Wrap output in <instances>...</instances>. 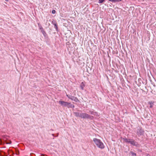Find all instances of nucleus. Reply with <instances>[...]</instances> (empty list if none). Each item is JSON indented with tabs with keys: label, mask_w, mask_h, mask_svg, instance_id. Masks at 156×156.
Returning a JSON list of instances; mask_svg holds the SVG:
<instances>
[{
	"label": "nucleus",
	"mask_w": 156,
	"mask_h": 156,
	"mask_svg": "<svg viewBox=\"0 0 156 156\" xmlns=\"http://www.w3.org/2000/svg\"><path fill=\"white\" fill-rule=\"evenodd\" d=\"M66 96L70 99L73 101L76 102H79V101L78 99L76 97L72 96L71 95H69L66 94Z\"/></svg>",
	"instance_id": "obj_5"
},
{
	"label": "nucleus",
	"mask_w": 156,
	"mask_h": 156,
	"mask_svg": "<svg viewBox=\"0 0 156 156\" xmlns=\"http://www.w3.org/2000/svg\"><path fill=\"white\" fill-rule=\"evenodd\" d=\"M74 114L76 116L80 117V115H81V113L76 112L74 113Z\"/></svg>",
	"instance_id": "obj_10"
},
{
	"label": "nucleus",
	"mask_w": 156,
	"mask_h": 156,
	"mask_svg": "<svg viewBox=\"0 0 156 156\" xmlns=\"http://www.w3.org/2000/svg\"><path fill=\"white\" fill-rule=\"evenodd\" d=\"M41 32L42 33L44 31V30L43 28V29H41Z\"/></svg>",
	"instance_id": "obj_17"
},
{
	"label": "nucleus",
	"mask_w": 156,
	"mask_h": 156,
	"mask_svg": "<svg viewBox=\"0 0 156 156\" xmlns=\"http://www.w3.org/2000/svg\"><path fill=\"white\" fill-rule=\"evenodd\" d=\"M42 33L44 36L45 37L46 36V34L45 31L44 32H42Z\"/></svg>",
	"instance_id": "obj_15"
},
{
	"label": "nucleus",
	"mask_w": 156,
	"mask_h": 156,
	"mask_svg": "<svg viewBox=\"0 0 156 156\" xmlns=\"http://www.w3.org/2000/svg\"><path fill=\"white\" fill-rule=\"evenodd\" d=\"M121 1V0H114V3L119 2Z\"/></svg>",
	"instance_id": "obj_14"
},
{
	"label": "nucleus",
	"mask_w": 156,
	"mask_h": 156,
	"mask_svg": "<svg viewBox=\"0 0 156 156\" xmlns=\"http://www.w3.org/2000/svg\"><path fill=\"white\" fill-rule=\"evenodd\" d=\"M105 0H99L98 2L99 3H102Z\"/></svg>",
	"instance_id": "obj_13"
},
{
	"label": "nucleus",
	"mask_w": 156,
	"mask_h": 156,
	"mask_svg": "<svg viewBox=\"0 0 156 156\" xmlns=\"http://www.w3.org/2000/svg\"><path fill=\"white\" fill-rule=\"evenodd\" d=\"M58 134H57V135H56L57 136H58Z\"/></svg>",
	"instance_id": "obj_21"
},
{
	"label": "nucleus",
	"mask_w": 156,
	"mask_h": 156,
	"mask_svg": "<svg viewBox=\"0 0 156 156\" xmlns=\"http://www.w3.org/2000/svg\"><path fill=\"white\" fill-rule=\"evenodd\" d=\"M52 135L53 136H54V134H52Z\"/></svg>",
	"instance_id": "obj_23"
},
{
	"label": "nucleus",
	"mask_w": 156,
	"mask_h": 156,
	"mask_svg": "<svg viewBox=\"0 0 156 156\" xmlns=\"http://www.w3.org/2000/svg\"><path fill=\"white\" fill-rule=\"evenodd\" d=\"M6 1L8 2L9 0H5Z\"/></svg>",
	"instance_id": "obj_20"
},
{
	"label": "nucleus",
	"mask_w": 156,
	"mask_h": 156,
	"mask_svg": "<svg viewBox=\"0 0 156 156\" xmlns=\"http://www.w3.org/2000/svg\"><path fill=\"white\" fill-rule=\"evenodd\" d=\"M144 131L141 128L138 129L137 131V134L138 135H141L143 134Z\"/></svg>",
	"instance_id": "obj_6"
},
{
	"label": "nucleus",
	"mask_w": 156,
	"mask_h": 156,
	"mask_svg": "<svg viewBox=\"0 0 156 156\" xmlns=\"http://www.w3.org/2000/svg\"><path fill=\"white\" fill-rule=\"evenodd\" d=\"M53 24L54 25L55 28L56 29H57V26L56 24V22L55 21H52Z\"/></svg>",
	"instance_id": "obj_11"
},
{
	"label": "nucleus",
	"mask_w": 156,
	"mask_h": 156,
	"mask_svg": "<svg viewBox=\"0 0 156 156\" xmlns=\"http://www.w3.org/2000/svg\"><path fill=\"white\" fill-rule=\"evenodd\" d=\"M55 10H53L52 11V13H53V14H55Z\"/></svg>",
	"instance_id": "obj_16"
},
{
	"label": "nucleus",
	"mask_w": 156,
	"mask_h": 156,
	"mask_svg": "<svg viewBox=\"0 0 156 156\" xmlns=\"http://www.w3.org/2000/svg\"><path fill=\"white\" fill-rule=\"evenodd\" d=\"M39 28H40V30H41V29H43V27H42L41 26H40V27H39Z\"/></svg>",
	"instance_id": "obj_19"
},
{
	"label": "nucleus",
	"mask_w": 156,
	"mask_h": 156,
	"mask_svg": "<svg viewBox=\"0 0 156 156\" xmlns=\"http://www.w3.org/2000/svg\"><path fill=\"white\" fill-rule=\"evenodd\" d=\"M130 153H131V154L133 156H136V154L135 153H134L133 151H131L130 152Z\"/></svg>",
	"instance_id": "obj_12"
},
{
	"label": "nucleus",
	"mask_w": 156,
	"mask_h": 156,
	"mask_svg": "<svg viewBox=\"0 0 156 156\" xmlns=\"http://www.w3.org/2000/svg\"><path fill=\"white\" fill-rule=\"evenodd\" d=\"M58 103L64 107H67L68 108H74V106L70 103H69L62 101H59Z\"/></svg>",
	"instance_id": "obj_2"
},
{
	"label": "nucleus",
	"mask_w": 156,
	"mask_h": 156,
	"mask_svg": "<svg viewBox=\"0 0 156 156\" xmlns=\"http://www.w3.org/2000/svg\"><path fill=\"white\" fill-rule=\"evenodd\" d=\"M58 134H57V135H56L57 136H58Z\"/></svg>",
	"instance_id": "obj_22"
},
{
	"label": "nucleus",
	"mask_w": 156,
	"mask_h": 156,
	"mask_svg": "<svg viewBox=\"0 0 156 156\" xmlns=\"http://www.w3.org/2000/svg\"><path fill=\"white\" fill-rule=\"evenodd\" d=\"M89 113L92 114L94 115H97L98 113L96 112H95L93 110H91L89 111Z\"/></svg>",
	"instance_id": "obj_7"
},
{
	"label": "nucleus",
	"mask_w": 156,
	"mask_h": 156,
	"mask_svg": "<svg viewBox=\"0 0 156 156\" xmlns=\"http://www.w3.org/2000/svg\"><path fill=\"white\" fill-rule=\"evenodd\" d=\"M93 141L98 148L101 149H104L105 148V146L103 143L100 140L96 138H93Z\"/></svg>",
	"instance_id": "obj_1"
},
{
	"label": "nucleus",
	"mask_w": 156,
	"mask_h": 156,
	"mask_svg": "<svg viewBox=\"0 0 156 156\" xmlns=\"http://www.w3.org/2000/svg\"><path fill=\"white\" fill-rule=\"evenodd\" d=\"M154 102L151 101H149L148 102V104H149L150 105V108H152L153 106V105H154Z\"/></svg>",
	"instance_id": "obj_8"
},
{
	"label": "nucleus",
	"mask_w": 156,
	"mask_h": 156,
	"mask_svg": "<svg viewBox=\"0 0 156 156\" xmlns=\"http://www.w3.org/2000/svg\"><path fill=\"white\" fill-rule=\"evenodd\" d=\"M80 118L83 119H93L94 118L93 116L85 113H81Z\"/></svg>",
	"instance_id": "obj_3"
},
{
	"label": "nucleus",
	"mask_w": 156,
	"mask_h": 156,
	"mask_svg": "<svg viewBox=\"0 0 156 156\" xmlns=\"http://www.w3.org/2000/svg\"><path fill=\"white\" fill-rule=\"evenodd\" d=\"M109 1L114 3V0H108Z\"/></svg>",
	"instance_id": "obj_18"
},
{
	"label": "nucleus",
	"mask_w": 156,
	"mask_h": 156,
	"mask_svg": "<svg viewBox=\"0 0 156 156\" xmlns=\"http://www.w3.org/2000/svg\"><path fill=\"white\" fill-rule=\"evenodd\" d=\"M122 139L125 142L129 143L134 146H137V145L136 144V142H135L133 139H127L126 138H122Z\"/></svg>",
	"instance_id": "obj_4"
},
{
	"label": "nucleus",
	"mask_w": 156,
	"mask_h": 156,
	"mask_svg": "<svg viewBox=\"0 0 156 156\" xmlns=\"http://www.w3.org/2000/svg\"><path fill=\"white\" fill-rule=\"evenodd\" d=\"M85 86V85L83 82H82L80 85V87L82 90H84V87Z\"/></svg>",
	"instance_id": "obj_9"
}]
</instances>
